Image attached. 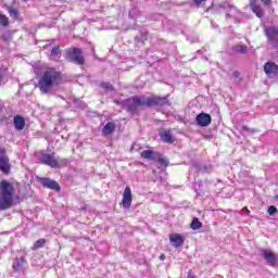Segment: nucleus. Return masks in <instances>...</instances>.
I'll list each match as a JSON object with an SVG mask.
<instances>
[{
  "label": "nucleus",
  "mask_w": 278,
  "mask_h": 278,
  "mask_svg": "<svg viewBox=\"0 0 278 278\" xmlns=\"http://www.w3.org/2000/svg\"><path fill=\"white\" fill-rule=\"evenodd\" d=\"M123 110H126L128 114L138 115V108H170L172 103L168 100V96L165 97H151L134 96L123 100L119 103Z\"/></svg>",
  "instance_id": "1"
},
{
  "label": "nucleus",
  "mask_w": 278,
  "mask_h": 278,
  "mask_svg": "<svg viewBox=\"0 0 278 278\" xmlns=\"http://www.w3.org/2000/svg\"><path fill=\"white\" fill-rule=\"evenodd\" d=\"M60 84H62V72L50 67L40 76L37 88H39L41 94H49Z\"/></svg>",
  "instance_id": "2"
},
{
  "label": "nucleus",
  "mask_w": 278,
  "mask_h": 278,
  "mask_svg": "<svg viewBox=\"0 0 278 278\" xmlns=\"http://www.w3.org/2000/svg\"><path fill=\"white\" fill-rule=\"evenodd\" d=\"M220 10L226 12V18H232L233 23H242V12L236 8V5L229 4V2H222L213 7H208L206 12L212 11L214 14L220 13Z\"/></svg>",
  "instance_id": "3"
},
{
  "label": "nucleus",
  "mask_w": 278,
  "mask_h": 278,
  "mask_svg": "<svg viewBox=\"0 0 278 278\" xmlns=\"http://www.w3.org/2000/svg\"><path fill=\"white\" fill-rule=\"evenodd\" d=\"M14 203V186L8 180L0 181V210L5 211Z\"/></svg>",
  "instance_id": "4"
},
{
  "label": "nucleus",
  "mask_w": 278,
  "mask_h": 278,
  "mask_svg": "<svg viewBox=\"0 0 278 278\" xmlns=\"http://www.w3.org/2000/svg\"><path fill=\"white\" fill-rule=\"evenodd\" d=\"M65 60L77 66H84L86 64V58H84V51L81 48H68L65 50Z\"/></svg>",
  "instance_id": "5"
},
{
  "label": "nucleus",
  "mask_w": 278,
  "mask_h": 278,
  "mask_svg": "<svg viewBox=\"0 0 278 278\" xmlns=\"http://www.w3.org/2000/svg\"><path fill=\"white\" fill-rule=\"evenodd\" d=\"M141 157H143V160H151L152 162H157V164H160V166H162L163 168H166L169 164L168 160L166 159V156H164V154L155 152L153 150L142 151Z\"/></svg>",
  "instance_id": "6"
},
{
  "label": "nucleus",
  "mask_w": 278,
  "mask_h": 278,
  "mask_svg": "<svg viewBox=\"0 0 278 278\" xmlns=\"http://www.w3.org/2000/svg\"><path fill=\"white\" fill-rule=\"evenodd\" d=\"M38 184L42 186V188H46L47 190H53L54 192H61L62 187H60V184L49 177H37Z\"/></svg>",
  "instance_id": "7"
},
{
  "label": "nucleus",
  "mask_w": 278,
  "mask_h": 278,
  "mask_svg": "<svg viewBox=\"0 0 278 278\" xmlns=\"http://www.w3.org/2000/svg\"><path fill=\"white\" fill-rule=\"evenodd\" d=\"M159 47H164L165 52L163 53V56H157L159 62L161 60H166L169 55H176L177 53V46L175 43H167L164 39L157 40Z\"/></svg>",
  "instance_id": "8"
},
{
  "label": "nucleus",
  "mask_w": 278,
  "mask_h": 278,
  "mask_svg": "<svg viewBox=\"0 0 278 278\" xmlns=\"http://www.w3.org/2000/svg\"><path fill=\"white\" fill-rule=\"evenodd\" d=\"M39 162L41 164H45L46 166H50V168H59L60 167V163L58 162L56 157H55V153H41L39 156Z\"/></svg>",
  "instance_id": "9"
},
{
  "label": "nucleus",
  "mask_w": 278,
  "mask_h": 278,
  "mask_svg": "<svg viewBox=\"0 0 278 278\" xmlns=\"http://www.w3.org/2000/svg\"><path fill=\"white\" fill-rule=\"evenodd\" d=\"M262 257L265 260L267 266H270L271 268H277L278 266V255L275 254L271 250L268 249H262L261 250Z\"/></svg>",
  "instance_id": "10"
},
{
  "label": "nucleus",
  "mask_w": 278,
  "mask_h": 278,
  "mask_svg": "<svg viewBox=\"0 0 278 278\" xmlns=\"http://www.w3.org/2000/svg\"><path fill=\"white\" fill-rule=\"evenodd\" d=\"M11 168L12 165H10L5 148H0V172L4 175H10Z\"/></svg>",
  "instance_id": "11"
},
{
  "label": "nucleus",
  "mask_w": 278,
  "mask_h": 278,
  "mask_svg": "<svg viewBox=\"0 0 278 278\" xmlns=\"http://www.w3.org/2000/svg\"><path fill=\"white\" fill-rule=\"evenodd\" d=\"M12 270L17 275H25L27 270V260L24 256L15 257L12 263Z\"/></svg>",
  "instance_id": "12"
},
{
  "label": "nucleus",
  "mask_w": 278,
  "mask_h": 278,
  "mask_svg": "<svg viewBox=\"0 0 278 278\" xmlns=\"http://www.w3.org/2000/svg\"><path fill=\"white\" fill-rule=\"evenodd\" d=\"M195 123L198 127H210L212 125V115L201 112L195 116Z\"/></svg>",
  "instance_id": "13"
},
{
  "label": "nucleus",
  "mask_w": 278,
  "mask_h": 278,
  "mask_svg": "<svg viewBox=\"0 0 278 278\" xmlns=\"http://www.w3.org/2000/svg\"><path fill=\"white\" fill-rule=\"evenodd\" d=\"M191 168H194L197 173H201L202 175H205V173L214 172V166L212 164H205V163H199V162H193L191 164Z\"/></svg>",
  "instance_id": "14"
},
{
  "label": "nucleus",
  "mask_w": 278,
  "mask_h": 278,
  "mask_svg": "<svg viewBox=\"0 0 278 278\" xmlns=\"http://www.w3.org/2000/svg\"><path fill=\"white\" fill-rule=\"evenodd\" d=\"M131 201H134V198L131 195V188L129 186H126L121 203L122 207H124V210H129L131 207Z\"/></svg>",
  "instance_id": "15"
},
{
  "label": "nucleus",
  "mask_w": 278,
  "mask_h": 278,
  "mask_svg": "<svg viewBox=\"0 0 278 278\" xmlns=\"http://www.w3.org/2000/svg\"><path fill=\"white\" fill-rule=\"evenodd\" d=\"M264 72L267 77H277L278 76V65L275 62H267L264 65Z\"/></svg>",
  "instance_id": "16"
},
{
  "label": "nucleus",
  "mask_w": 278,
  "mask_h": 278,
  "mask_svg": "<svg viewBox=\"0 0 278 278\" xmlns=\"http://www.w3.org/2000/svg\"><path fill=\"white\" fill-rule=\"evenodd\" d=\"M264 34L266 38L269 39L270 41L275 40L276 38H278V26L276 25L265 26Z\"/></svg>",
  "instance_id": "17"
},
{
  "label": "nucleus",
  "mask_w": 278,
  "mask_h": 278,
  "mask_svg": "<svg viewBox=\"0 0 278 278\" xmlns=\"http://www.w3.org/2000/svg\"><path fill=\"white\" fill-rule=\"evenodd\" d=\"M208 181L199 180L198 182L194 184L193 190L197 193V197H204L205 195V186H207Z\"/></svg>",
  "instance_id": "18"
},
{
  "label": "nucleus",
  "mask_w": 278,
  "mask_h": 278,
  "mask_svg": "<svg viewBox=\"0 0 278 278\" xmlns=\"http://www.w3.org/2000/svg\"><path fill=\"white\" fill-rule=\"evenodd\" d=\"M162 142H165V144H173V142H175V140H177L175 138V136H173V132H170V130H165L159 134Z\"/></svg>",
  "instance_id": "19"
},
{
  "label": "nucleus",
  "mask_w": 278,
  "mask_h": 278,
  "mask_svg": "<svg viewBox=\"0 0 278 278\" xmlns=\"http://www.w3.org/2000/svg\"><path fill=\"white\" fill-rule=\"evenodd\" d=\"M148 39H149V33L147 31V29H141L135 36V43L144 45V42H147Z\"/></svg>",
  "instance_id": "20"
},
{
  "label": "nucleus",
  "mask_w": 278,
  "mask_h": 278,
  "mask_svg": "<svg viewBox=\"0 0 278 278\" xmlns=\"http://www.w3.org/2000/svg\"><path fill=\"white\" fill-rule=\"evenodd\" d=\"M13 125L16 131H23V129H25V117L22 115H15L13 118Z\"/></svg>",
  "instance_id": "21"
},
{
  "label": "nucleus",
  "mask_w": 278,
  "mask_h": 278,
  "mask_svg": "<svg viewBox=\"0 0 278 278\" xmlns=\"http://www.w3.org/2000/svg\"><path fill=\"white\" fill-rule=\"evenodd\" d=\"M170 242H173L174 247L176 249H179V247H182L184 242H186V239L180 233H174L169 237Z\"/></svg>",
  "instance_id": "22"
},
{
  "label": "nucleus",
  "mask_w": 278,
  "mask_h": 278,
  "mask_svg": "<svg viewBox=\"0 0 278 278\" xmlns=\"http://www.w3.org/2000/svg\"><path fill=\"white\" fill-rule=\"evenodd\" d=\"M250 8L257 18H262L264 16V11L262 10V7L257 4L256 0H250Z\"/></svg>",
  "instance_id": "23"
},
{
  "label": "nucleus",
  "mask_w": 278,
  "mask_h": 278,
  "mask_svg": "<svg viewBox=\"0 0 278 278\" xmlns=\"http://www.w3.org/2000/svg\"><path fill=\"white\" fill-rule=\"evenodd\" d=\"M116 131V124L114 122H109L102 128V136H112Z\"/></svg>",
  "instance_id": "24"
},
{
  "label": "nucleus",
  "mask_w": 278,
  "mask_h": 278,
  "mask_svg": "<svg viewBox=\"0 0 278 278\" xmlns=\"http://www.w3.org/2000/svg\"><path fill=\"white\" fill-rule=\"evenodd\" d=\"M60 58H62V50H60V46H54L50 51V60L58 62Z\"/></svg>",
  "instance_id": "25"
},
{
  "label": "nucleus",
  "mask_w": 278,
  "mask_h": 278,
  "mask_svg": "<svg viewBox=\"0 0 278 278\" xmlns=\"http://www.w3.org/2000/svg\"><path fill=\"white\" fill-rule=\"evenodd\" d=\"M7 10L9 12V16H11L13 21H18V18H21V12L18 11V9L12 7V4L7 5Z\"/></svg>",
  "instance_id": "26"
},
{
  "label": "nucleus",
  "mask_w": 278,
  "mask_h": 278,
  "mask_svg": "<svg viewBox=\"0 0 278 278\" xmlns=\"http://www.w3.org/2000/svg\"><path fill=\"white\" fill-rule=\"evenodd\" d=\"M233 53H239L240 55H247L249 53V47L245 45H236L232 47Z\"/></svg>",
  "instance_id": "27"
},
{
  "label": "nucleus",
  "mask_w": 278,
  "mask_h": 278,
  "mask_svg": "<svg viewBox=\"0 0 278 278\" xmlns=\"http://www.w3.org/2000/svg\"><path fill=\"white\" fill-rule=\"evenodd\" d=\"M128 16L131 21H138V18H140V16H142V12L139 11V9H137V8H132L129 10Z\"/></svg>",
  "instance_id": "28"
},
{
  "label": "nucleus",
  "mask_w": 278,
  "mask_h": 278,
  "mask_svg": "<svg viewBox=\"0 0 278 278\" xmlns=\"http://www.w3.org/2000/svg\"><path fill=\"white\" fill-rule=\"evenodd\" d=\"M201 227H203V223H201V220H199L198 217H193L191 224H190V228L193 230V231H197L199 229H201Z\"/></svg>",
  "instance_id": "29"
},
{
  "label": "nucleus",
  "mask_w": 278,
  "mask_h": 278,
  "mask_svg": "<svg viewBox=\"0 0 278 278\" xmlns=\"http://www.w3.org/2000/svg\"><path fill=\"white\" fill-rule=\"evenodd\" d=\"M239 131L242 134V136H252V134H255L257 130L243 125L239 128Z\"/></svg>",
  "instance_id": "30"
},
{
  "label": "nucleus",
  "mask_w": 278,
  "mask_h": 278,
  "mask_svg": "<svg viewBox=\"0 0 278 278\" xmlns=\"http://www.w3.org/2000/svg\"><path fill=\"white\" fill-rule=\"evenodd\" d=\"M73 105L75 108H78V110H86L87 105L86 102H84L81 99L79 98H74L73 99Z\"/></svg>",
  "instance_id": "31"
},
{
  "label": "nucleus",
  "mask_w": 278,
  "mask_h": 278,
  "mask_svg": "<svg viewBox=\"0 0 278 278\" xmlns=\"http://www.w3.org/2000/svg\"><path fill=\"white\" fill-rule=\"evenodd\" d=\"M267 112H268V114H273V115L278 114L277 100H275V101L271 103V105L268 106Z\"/></svg>",
  "instance_id": "32"
},
{
  "label": "nucleus",
  "mask_w": 278,
  "mask_h": 278,
  "mask_svg": "<svg viewBox=\"0 0 278 278\" xmlns=\"http://www.w3.org/2000/svg\"><path fill=\"white\" fill-rule=\"evenodd\" d=\"M0 25L2 27H8L10 25V20L7 17L5 14L1 13V11H0Z\"/></svg>",
  "instance_id": "33"
},
{
  "label": "nucleus",
  "mask_w": 278,
  "mask_h": 278,
  "mask_svg": "<svg viewBox=\"0 0 278 278\" xmlns=\"http://www.w3.org/2000/svg\"><path fill=\"white\" fill-rule=\"evenodd\" d=\"M101 88H103V90H105L106 92H114V90H116V88H114V85H112L111 83H102Z\"/></svg>",
  "instance_id": "34"
},
{
  "label": "nucleus",
  "mask_w": 278,
  "mask_h": 278,
  "mask_svg": "<svg viewBox=\"0 0 278 278\" xmlns=\"http://www.w3.org/2000/svg\"><path fill=\"white\" fill-rule=\"evenodd\" d=\"M0 38L3 42H10V40H12V33L5 31L0 36Z\"/></svg>",
  "instance_id": "35"
},
{
  "label": "nucleus",
  "mask_w": 278,
  "mask_h": 278,
  "mask_svg": "<svg viewBox=\"0 0 278 278\" xmlns=\"http://www.w3.org/2000/svg\"><path fill=\"white\" fill-rule=\"evenodd\" d=\"M45 242H47L45 239L37 240L34 244V249H42V247H45Z\"/></svg>",
  "instance_id": "36"
},
{
  "label": "nucleus",
  "mask_w": 278,
  "mask_h": 278,
  "mask_svg": "<svg viewBox=\"0 0 278 278\" xmlns=\"http://www.w3.org/2000/svg\"><path fill=\"white\" fill-rule=\"evenodd\" d=\"M232 77L236 79V84H242V77H240V73L238 71L232 73Z\"/></svg>",
  "instance_id": "37"
},
{
  "label": "nucleus",
  "mask_w": 278,
  "mask_h": 278,
  "mask_svg": "<svg viewBox=\"0 0 278 278\" xmlns=\"http://www.w3.org/2000/svg\"><path fill=\"white\" fill-rule=\"evenodd\" d=\"M278 210H277V206L275 205H270L268 206L267 208V213L270 215V216H275V214H277Z\"/></svg>",
  "instance_id": "38"
},
{
  "label": "nucleus",
  "mask_w": 278,
  "mask_h": 278,
  "mask_svg": "<svg viewBox=\"0 0 278 278\" xmlns=\"http://www.w3.org/2000/svg\"><path fill=\"white\" fill-rule=\"evenodd\" d=\"M269 170L273 173V175H278V164L277 163L271 164Z\"/></svg>",
  "instance_id": "39"
},
{
  "label": "nucleus",
  "mask_w": 278,
  "mask_h": 278,
  "mask_svg": "<svg viewBox=\"0 0 278 278\" xmlns=\"http://www.w3.org/2000/svg\"><path fill=\"white\" fill-rule=\"evenodd\" d=\"M130 151H140V144L134 142L131 144Z\"/></svg>",
  "instance_id": "40"
},
{
  "label": "nucleus",
  "mask_w": 278,
  "mask_h": 278,
  "mask_svg": "<svg viewBox=\"0 0 278 278\" xmlns=\"http://www.w3.org/2000/svg\"><path fill=\"white\" fill-rule=\"evenodd\" d=\"M3 81H5V74L3 71H0V85L3 84Z\"/></svg>",
  "instance_id": "41"
},
{
  "label": "nucleus",
  "mask_w": 278,
  "mask_h": 278,
  "mask_svg": "<svg viewBox=\"0 0 278 278\" xmlns=\"http://www.w3.org/2000/svg\"><path fill=\"white\" fill-rule=\"evenodd\" d=\"M242 212L245 213L247 216H251V211L248 207H243Z\"/></svg>",
  "instance_id": "42"
},
{
  "label": "nucleus",
  "mask_w": 278,
  "mask_h": 278,
  "mask_svg": "<svg viewBox=\"0 0 278 278\" xmlns=\"http://www.w3.org/2000/svg\"><path fill=\"white\" fill-rule=\"evenodd\" d=\"M264 5H270L273 3V0H261Z\"/></svg>",
  "instance_id": "43"
},
{
  "label": "nucleus",
  "mask_w": 278,
  "mask_h": 278,
  "mask_svg": "<svg viewBox=\"0 0 278 278\" xmlns=\"http://www.w3.org/2000/svg\"><path fill=\"white\" fill-rule=\"evenodd\" d=\"M267 136H275L276 138H278V132L277 131H269L267 134Z\"/></svg>",
  "instance_id": "44"
},
{
  "label": "nucleus",
  "mask_w": 278,
  "mask_h": 278,
  "mask_svg": "<svg viewBox=\"0 0 278 278\" xmlns=\"http://www.w3.org/2000/svg\"><path fill=\"white\" fill-rule=\"evenodd\" d=\"M203 1H205V0H193V2L195 3V5H201V3H203Z\"/></svg>",
  "instance_id": "45"
},
{
  "label": "nucleus",
  "mask_w": 278,
  "mask_h": 278,
  "mask_svg": "<svg viewBox=\"0 0 278 278\" xmlns=\"http://www.w3.org/2000/svg\"><path fill=\"white\" fill-rule=\"evenodd\" d=\"M160 260H161L162 262H164V260H166V255H165V254H161V255H160Z\"/></svg>",
  "instance_id": "46"
},
{
  "label": "nucleus",
  "mask_w": 278,
  "mask_h": 278,
  "mask_svg": "<svg viewBox=\"0 0 278 278\" xmlns=\"http://www.w3.org/2000/svg\"><path fill=\"white\" fill-rule=\"evenodd\" d=\"M188 278H197V276L192 275L191 273L188 274Z\"/></svg>",
  "instance_id": "47"
},
{
  "label": "nucleus",
  "mask_w": 278,
  "mask_h": 278,
  "mask_svg": "<svg viewBox=\"0 0 278 278\" xmlns=\"http://www.w3.org/2000/svg\"><path fill=\"white\" fill-rule=\"evenodd\" d=\"M197 53H199V55H201L203 53V51L198 50Z\"/></svg>",
  "instance_id": "48"
},
{
  "label": "nucleus",
  "mask_w": 278,
  "mask_h": 278,
  "mask_svg": "<svg viewBox=\"0 0 278 278\" xmlns=\"http://www.w3.org/2000/svg\"><path fill=\"white\" fill-rule=\"evenodd\" d=\"M11 3H12V5H13V3H16V0H11Z\"/></svg>",
  "instance_id": "49"
},
{
  "label": "nucleus",
  "mask_w": 278,
  "mask_h": 278,
  "mask_svg": "<svg viewBox=\"0 0 278 278\" xmlns=\"http://www.w3.org/2000/svg\"><path fill=\"white\" fill-rule=\"evenodd\" d=\"M25 3H27V1H29V0H23Z\"/></svg>",
  "instance_id": "50"
},
{
  "label": "nucleus",
  "mask_w": 278,
  "mask_h": 278,
  "mask_svg": "<svg viewBox=\"0 0 278 278\" xmlns=\"http://www.w3.org/2000/svg\"><path fill=\"white\" fill-rule=\"evenodd\" d=\"M276 105H278V99L276 100Z\"/></svg>",
  "instance_id": "51"
},
{
  "label": "nucleus",
  "mask_w": 278,
  "mask_h": 278,
  "mask_svg": "<svg viewBox=\"0 0 278 278\" xmlns=\"http://www.w3.org/2000/svg\"><path fill=\"white\" fill-rule=\"evenodd\" d=\"M81 210H86V206H83Z\"/></svg>",
  "instance_id": "52"
},
{
  "label": "nucleus",
  "mask_w": 278,
  "mask_h": 278,
  "mask_svg": "<svg viewBox=\"0 0 278 278\" xmlns=\"http://www.w3.org/2000/svg\"><path fill=\"white\" fill-rule=\"evenodd\" d=\"M0 108H2L1 104H0Z\"/></svg>",
  "instance_id": "53"
}]
</instances>
